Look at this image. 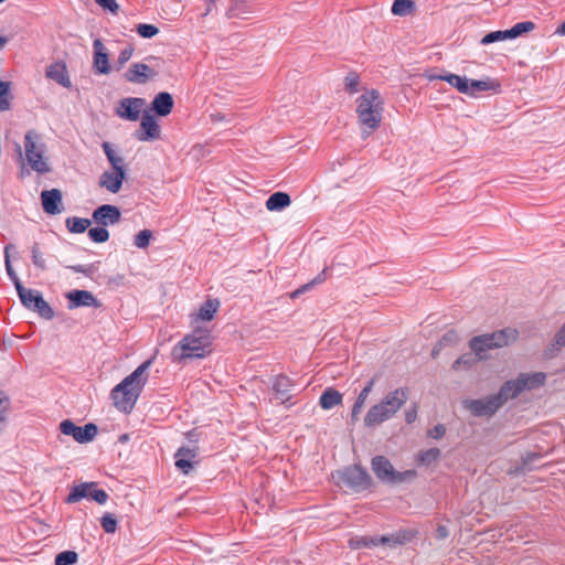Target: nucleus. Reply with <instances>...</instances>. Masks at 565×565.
Instances as JSON below:
<instances>
[{
    "label": "nucleus",
    "mask_w": 565,
    "mask_h": 565,
    "mask_svg": "<svg viewBox=\"0 0 565 565\" xmlns=\"http://www.w3.org/2000/svg\"><path fill=\"white\" fill-rule=\"evenodd\" d=\"M66 227L72 233H84L90 225V220L82 217H68L65 221Z\"/></svg>",
    "instance_id": "obj_36"
},
{
    "label": "nucleus",
    "mask_w": 565,
    "mask_h": 565,
    "mask_svg": "<svg viewBox=\"0 0 565 565\" xmlns=\"http://www.w3.org/2000/svg\"><path fill=\"white\" fill-rule=\"evenodd\" d=\"M332 478L340 486L347 487L355 492L366 490L372 486V478L360 466L354 465L338 470Z\"/></svg>",
    "instance_id": "obj_8"
},
{
    "label": "nucleus",
    "mask_w": 565,
    "mask_h": 565,
    "mask_svg": "<svg viewBox=\"0 0 565 565\" xmlns=\"http://www.w3.org/2000/svg\"><path fill=\"white\" fill-rule=\"evenodd\" d=\"M126 178V171L106 170L98 180V185L110 193H118Z\"/></svg>",
    "instance_id": "obj_18"
},
{
    "label": "nucleus",
    "mask_w": 565,
    "mask_h": 565,
    "mask_svg": "<svg viewBox=\"0 0 565 565\" xmlns=\"http://www.w3.org/2000/svg\"><path fill=\"white\" fill-rule=\"evenodd\" d=\"M46 77L55 81L63 87H71V79L67 74L66 65L62 62H56L47 66Z\"/></svg>",
    "instance_id": "obj_24"
},
{
    "label": "nucleus",
    "mask_w": 565,
    "mask_h": 565,
    "mask_svg": "<svg viewBox=\"0 0 565 565\" xmlns=\"http://www.w3.org/2000/svg\"><path fill=\"white\" fill-rule=\"evenodd\" d=\"M406 388H396L388 392L381 401L370 407L365 417L366 427H375L391 419L407 402Z\"/></svg>",
    "instance_id": "obj_4"
},
{
    "label": "nucleus",
    "mask_w": 565,
    "mask_h": 565,
    "mask_svg": "<svg viewBox=\"0 0 565 565\" xmlns=\"http://www.w3.org/2000/svg\"><path fill=\"white\" fill-rule=\"evenodd\" d=\"M147 63H132L125 72L124 78L134 84H146L160 74L163 61L156 56L146 57Z\"/></svg>",
    "instance_id": "obj_9"
},
{
    "label": "nucleus",
    "mask_w": 565,
    "mask_h": 565,
    "mask_svg": "<svg viewBox=\"0 0 565 565\" xmlns=\"http://www.w3.org/2000/svg\"><path fill=\"white\" fill-rule=\"evenodd\" d=\"M82 499H90L98 504H104L108 500V494L103 489H98L95 482H83L73 487L66 501L68 503H75Z\"/></svg>",
    "instance_id": "obj_11"
},
{
    "label": "nucleus",
    "mask_w": 565,
    "mask_h": 565,
    "mask_svg": "<svg viewBox=\"0 0 565 565\" xmlns=\"http://www.w3.org/2000/svg\"><path fill=\"white\" fill-rule=\"evenodd\" d=\"M151 238L152 232L149 230H142L135 236V245L138 248H147Z\"/></svg>",
    "instance_id": "obj_47"
},
{
    "label": "nucleus",
    "mask_w": 565,
    "mask_h": 565,
    "mask_svg": "<svg viewBox=\"0 0 565 565\" xmlns=\"http://www.w3.org/2000/svg\"><path fill=\"white\" fill-rule=\"evenodd\" d=\"M15 246L13 244H8L4 247V263H6V270L10 279L13 281L15 289L18 290V284H21L19 277L17 276L10 259V252L13 250Z\"/></svg>",
    "instance_id": "obj_37"
},
{
    "label": "nucleus",
    "mask_w": 565,
    "mask_h": 565,
    "mask_svg": "<svg viewBox=\"0 0 565 565\" xmlns=\"http://www.w3.org/2000/svg\"><path fill=\"white\" fill-rule=\"evenodd\" d=\"M446 433V428L444 425H436L434 428L429 429L428 436L435 439L441 438Z\"/></svg>",
    "instance_id": "obj_55"
},
{
    "label": "nucleus",
    "mask_w": 565,
    "mask_h": 565,
    "mask_svg": "<svg viewBox=\"0 0 565 565\" xmlns=\"http://www.w3.org/2000/svg\"><path fill=\"white\" fill-rule=\"evenodd\" d=\"M135 52V49L132 45H128L125 49H122L117 57V61L115 63V68L117 71L121 70L124 65L132 57Z\"/></svg>",
    "instance_id": "obj_43"
},
{
    "label": "nucleus",
    "mask_w": 565,
    "mask_h": 565,
    "mask_svg": "<svg viewBox=\"0 0 565 565\" xmlns=\"http://www.w3.org/2000/svg\"><path fill=\"white\" fill-rule=\"evenodd\" d=\"M102 147L111 166V170L126 171L125 159L113 149L111 145L104 142Z\"/></svg>",
    "instance_id": "obj_31"
},
{
    "label": "nucleus",
    "mask_w": 565,
    "mask_h": 565,
    "mask_svg": "<svg viewBox=\"0 0 565 565\" xmlns=\"http://www.w3.org/2000/svg\"><path fill=\"white\" fill-rule=\"evenodd\" d=\"M135 137L139 141H153L160 139V126L149 110L143 111L140 128L136 131Z\"/></svg>",
    "instance_id": "obj_15"
},
{
    "label": "nucleus",
    "mask_w": 565,
    "mask_h": 565,
    "mask_svg": "<svg viewBox=\"0 0 565 565\" xmlns=\"http://www.w3.org/2000/svg\"><path fill=\"white\" fill-rule=\"evenodd\" d=\"M291 203L290 196L285 192H275L266 201L268 211H281Z\"/></svg>",
    "instance_id": "obj_28"
},
{
    "label": "nucleus",
    "mask_w": 565,
    "mask_h": 565,
    "mask_svg": "<svg viewBox=\"0 0 565 565\" xmlns=\"http://www.w3.org/2000/svg\"><path fill=\"white\" fill-rule=\"evenodd\" d=\"M519 394H521V390L519 387L518 381L511 380L505 382L498 394H494V397L498 398V403L500 407L504 405L509 399L515 398Z\"/></svg>",
    "instance_id": "obj_26"
},
{
    "label": "nucleus",
    "mask_w": 565,
    "mask_h": 565,
    "mask_svg": "<svg viewBox=\"0 0 565 565\" xmlns=\"http://www.w3.org/2000/svg\"><path fill=\"white\" fill-rule=\"evenodd\" d=\"M448 530L446 526L444 525H438L437 530H436V537L439 539V540H444L448 536Z\"/></svg>",
    "instance_id": "obj_59"
},
{
    "label": "nucleus",
    "mask_w": 565,
    "mask_h": 565,
    "mask_svg": "<svg viewBox=\"0 0 565 565\" xmlns=\"http://www.w3.org/2000/svg\"><path fill=\"white\" fill-rule=\"evenodd\" d=\"M68 299V309L73 310L78 307H93L98 308L99 301L88 290H73L66 294Z\"/></svg>",
    "instance_id": "obj_19"
},
{
    "label": "nucleus",
    "mask_w": 565,
    "mask_h": 565,
    "mask_svg": "<svg viewBox=\"0 0 565 565\" xmlns=\"http://www.w3.org/2000/svg\"><path fill=\"white\" fill-rule=\"evenodd\" d=\"M356 115L363 138L376 130L382 121L383 99L376 89H366L356 99Z\"/></svg>",
    "instance_id": "obj_3"
},
{
    "label": "nucleus",
    "mask_w": 565,
    "mask_h": 565,
    "mask_svg": "<svg viewBox=\"0 0 565 565\" xmlns=\"http://www.w3.org/2000/svg\"><path fill=\"white\" fill-rule=\"evenodd\" d=\"M175 457L195 461V458L198 457V447H181L175 452Z\"/></svg>",
    "instance_id": "obj_51"
},
{
    "label": "nucleus",
    "mask_w": 565,
    "mask_h": 565,
    "mask_svg": "<svg viewBox=\"0 0 565 565\" xmlns=\"http://www.w3.org/2000/svg\"><path fill=\"white\" fill-rule=\"evenodd\" d=\"M307 289H303V286L297 290H295L292 294H291V298H296L298 297L299 295H301L302 292H305Z\"/></svg>",
    "instance_id": "obj_63"
},
{
    "label": "nucleus",
    "mask_w": 565,
    "mask_h": 565,
    "mask_svg": "<svg viewBox=\"0 0 565 565\" xmlns=\"http://www.w3.org/2000/svg\"><path fill=\"white\" fill-rule=\"evenodd\" d=\"M95 2L104 10L109 11L113 14H117L119 11V4L116 0H95Z\"/></svg>",
    "instance_id": "obj_53"
},
{
    "label": "nucleus",
    "mask_w": 565,
    "mask_h": 565,
    "mask_svg": "<svg viewBox=\"0 0 565 565\" xmlns=\"http://www.w3.org/2000/svg\"><path fill=\"white\" fill-rule=\"evenodd\" d=\"M211 335L206 328H194L172 349L171 356L174 362L183 363L192 359H203L211 352Z\"/></svg>",
    "instance_id": "obj_2"
},
{
    "label": "nucleus",
    "mask_w": 565,
    "mask_h": 565,
    "mask_svg": "<svg viewBox=\"0 0 565 565\" xmlns=\"http://www.w3.org/2000/svg\"><path fill=\"white\" fill-rule=\"evenodd\" d=\"M557 33L565 35V21L562 23V25L558 28Z\"/></svg>",
    "instance_id": "obj_64"
},
{
    "label": "nucleus",
    "mask_w": 565,
    "mask_h": 565,
    "mask_svg": "<svg viewBox=\"0 0 565 565\" xmlns=\"http://www.w3.org/2000/svg\"><path fill=\"white\" fill-rule=\"evenodd\" d=\"M245 0H232V6L227 11L228 18L238 17V13L236 12L238 7L243 4Z\"/></svg>",
    "instance_id": "obj_57"
},
{
    "label": "nucleus",
    "mask_w": 565,
    "mask_h": 565,
    "mask_svg": "<svg viewBox=\"0 0 565 565\" xmlns=\"http://www.w3.org/2000/svg\"><path fill=\"white\" fill-rule=\"evenodd\" d=\"M195 463L196 461L175 457V467L184 475H188L194 468Z\"/></svg>",
    "instance_id": "obj_52"
},
{
    "label": "nucleus",
    "mask_w": 565,
    "mask_h": 565,
    "mask_svg": "<svg viewBox=\"0 0 565 565\" xmlns=\"http://www.w3.org/2000/svg\"><path fill=\"white\" fill-rule=\"evenodd\" d=\"M409 537L406 534L397 533L392 536H381V537H360V539H351L350 546L353 548H359L362 546H376L379 544H391V545H401L407 542Z\"/></svg>",
    "instance_id": "obj_16"
},
{
    "label": "nucleus",
    "mask_w": 565,
    "mask_h": 565,
    "mask_svg": "<svg viewBox=\"0 0 565 565\" xmlns=\"http://www.w3.org/2000/svg\"><path fill=\"white\" fill-rule=\"evenodd\" d=\"M440 450L438 448H429L418 454V461L422 465L429 466L438 460Z\"/></svg>",
    "instance_id": "obj_39"
},
{
    "label": "nucleus",
    "mask_w": 565,
    "mask_h": 565,
    "mask_svg": "<svg viewBox=\"0 0 565 565\" xmlns=\"http://www.w3.org/2000/svg\"><path fill=\"white\" fill-rule=\"evenodd\" d=\"M500 84L493 79H469V94L470 96H475V93L478 90H498Z\"/></svg>",
    "instance_id": "obj_32"
},
{
    "label": "nucleus",
    "mask_w": 565,
    "mask_h": 565,
    "mask_svg": "<svg viewBox=\"0 0 565 565\" xmlns=\"http://www.w3.org/2000/svg\"><path fill=\"white\" fill-rule=\"evenodd\" d=\"M94 47V61L93 67L97 74H109L110 66L108 62V53L104 43L100 39H96L93 42Z\"/></svg>",
    "instance_id": "obj_21"
},
{
    "label": "nucleus",
    "mask_w": 565,
    "mask_h": 565,
    "mask_svg": "<svg viewBox=\"0 0 565 565\" xmlns=\"http://www.w3.org/2000/svg\"><path fill=\"white\" fill-rule=\"evenodd\" d=\"M72 269H73L75 273H83V274H86V273H87V270L85 269V267H84V266H81V265H78V266H73V267H72Z\"/></svg>",
    "instance_id": "obj_62"
},
{
    "label": "nucleus",
    "mask_w": 565,
    "mask_h": 565,
    "mask_svg": "<svg viewBox=\"0 0 565 565\" xmlns=\"http://www.w3.org/2000/svg\"><path fill=\"white\" fill-rule=\"evenodd\" d=\"M146 100L140 97H126L122 98L116 108V115L125 120L137 121L140 114H143Z\"/></svg>",
    "instance_id": "obj_13"
},
{
    "label": "nucleus",
    "mask_w": 565,
    "mask_h": 565,
    "mask_svg": "<svg viewBox=\"0 0 565 565\" xmlns=\"http://www.w3.org/2000/svg\"><path fill=\"white\" fill-rule=\"evenodd\" d=\"M31 252H32V262H33L34 266H36L41 270H45L46 263L43 257V254L40 250V246L38 243L33 244Z\"/></svg>",
    "instance_id": "obj_48"
},
{
    "label": "nucleus",
    "mask_w": 565,
    "mask_h": 565,
    "mask_svg": "<svg viewBox=\"0 0 565 565\" xmlns=\"http://www.w3.org/2000/svg\"><path fill=\"white\" fill-rule=\"evenodd\" d=\"M10 83L0 81V110L9 108Z\"/></svg>",
    "instance_id": "obj_45"
},
{
    "label": "nucleus",
    "mask_w": 565,
    "mask_h": 565,
    "mask_svg": "<svg viewBox=\"0 0 565 565\" xmlns=\"http://www.w3.org/2000/svg\"><path fill=\"white\" fill-rule=\"evenodd\" d=\"M24 151L26 160L34 171L39 173H46L50 171L49 163L43 157L45 145L38 132L30 130L25 134Z\"/></svg>",
    "instance_id": "obj_6"
},
{
    "label": "nucleus",
    "mask_w": 565,
    "mask_h": 565,
    "mask_svg": "<svg viewBox=\"0 0 565 565\" xmlns=\"http://www.w3.org/2000/svg\"><path fill=\"white\" fill-rule=\"evenodd\" d=\"M291 387V382L288 377L284 375H279L275 377L273 383V390L276 393V398L281 403L285 404L289 401V391Z\"/></svg>",
    "instance_id": "obj_27"
},
{
    "label": "nucleus",
    "mask_w": 565,
    "mask_h": 565,
    "mask_svg": "<svg viewBox=\"0 0 565 565\" xmlns=\"http://www.w3.org/2000/svg\"><path fill=\"white\" fill-rule=\"evenodd\" d=\"M324 281V270L320 273L315 279H312L309 284L303 285V289H310L312 286Z\"/></svg>",
    "instance_id": "obj_58"
},
{
    "label": "nucleus",
    "mask_w": 565,
    "mask_h": 565,
    "mask_svg": "<svg viewBox=\"0 0 565 565\" xmlns=\"http://www.w3.org/2000/svg\"><path fill=\"white\" fill-rule=\"evenodd\" d=\"M545 380L546 374L543 372L521 373L516 377L521 393L541 387L545 383Z\"/></svg>",
    "instance_id": "obj_23"
},
{
    "label": "nucleus",
    "mask_w": 565,
    "mask_h": 565,
    "mask_svg": "<svg viewBox=\"0 0 565 565\" xmlns=\"http://www.w3.org/2000/svg\"><path fill=\"white\" fill-rule=\"evenodd\" d=\"M374 386V380H371L367 382V384L363 387V390L360 392L353 407H352V413H351V418L352 420H356L358 419V416L359 414L362 412L365 403H366V399L370 395V393L372 392V388Z\"/></svg>",
    "instance_id": "obj_30"
},
{
    "label": "nucleus",
    "mask_w": 565,
    "mask_h": 565,
    "mask_svg": "<svg viewBox=\"0 0 565 565\" xmlns=\"http://www.w3.org/2000/svg\"><path fill=\"white\" fill-rule=\"evenodd\" d=\"M443 81L449 83L462 94H469V79L452 73L444 74Z\"/></svg>",
    "instance_id": "obj_34"
},
{
    "label": "nucleus",
    "mask_w": 565,
    "mask_h": 565,
    "mask_svg": "<svg viewBox=\"0 0 565 565\" xmlns=\"http://www.w3.org/2000/svg\"><path fill=\"white\" fill-rule=\"evenodd\" d=\"M416 6L413 0H395L392 6V13L398 17L411 15L415 12Z\"/></svg>",
    "instance_id": "obj_33"
},
{
    "label": "nucleus",
    "mask_w": 565,
    "mask_h": 565,
    "mask_svg": "<svg viewBox=\"0 0 565 565\" xmlns=\"http://www.w3.org/2000/svg\"><path fill=\"white\" fill-rule=\"evenodd\" d=\"M137 33L143 39H151L159 33V29L153 24L140 23L137 25Z\"/></svg>",
    "instance_id": "obj_44"
},
{
    "label": "nucleus",
    "mask_w": 565,
    "mask_h": 565,
    "mask_svg": "<svg viewBox=\"0 0 565 565\" xmlns=\"http://www.w3.org/2000/svg\"><path fill=\"white\" fill-rule=\"evenodd\" d=\"M478 361H480L478 356H473L471 353H465L454 362L452 370L456 372L468 371L472 369Z\"/></svg>",
    "instance_id": "obj_35"
},
{
    "label": "nucleus",
    "mask_w": 565,
    "mask_h": 565,
    "mask_svg": "<svg viewBox=\"0 0 565 565\" xmlns=\"http://www.w3.org/2000/svg\"><path fill=\"white\" fill-rule=\"evenodd\" d=\"M518 337L519 332L515 329L507 328L473 337L469 342V348L478 359L483 360L487 351L508 347L515 342Z\"/></svg>",
    "instance_id": "obj_5"
},
{
    "label": "nucleus",
    "mask_w": 565,
    "mask_h": 565,
    "mask_svg": "<svg viewBox=\"0 0 565 565\" xmlns=\"http://www.w3.org/2000/svg\"><path fill=\"white\" fill-rule=\"evenodd\" d=\"M372 470L381 481L388 484L408 482L416 477L415 470L396 471L390 460L384 456H376L372 459Z\"/></svg>",
    "instance_id": "obj_7"
},
{
    "label": "nucleus",
    "mask_w": 565,
    "mask_h": 565,
    "mask_svg": "<svg viewBox=\"0 0 565 565\" xmlns=\"http://www.w3.org/2000/svg\"><path fill=\"white\" fill-rule=\"evenodd\" d=\"M424 76L428 81H437V79L443 81L444 74H436V73H433V72H426Z\"/></svg>",
    "instance_id": "obj_60"
},
{
    "label": "nucleus",
    "mask_w": 565,
    "mask_h": 565,
    "mask_svg": "<svg viewBox=\"0 0 565 565\" xmlns=\"http://www.w3.org/2000/svg\"><path fill=\"white\" fill-rule=\"evenodd\" d=\"M17 291L24 307L36 311L42 318H45L47 320L54 317L53 309L43 299L42 295L39 291L28 289L23 287L22 284H18Z\"/></svg>",
    "instance_id": "obj_10"
},
{
    "label": "nucleus",
    "mask_w": 565,
    "mask_h": 565,
    "mask_svg": "<svg viewBox=\"0 0 565 565\" xmlns=\"http://www.w3.org/2000/svg\"><path fill=\"white\" fill-rule=\"evenodd\" d=\"M152 361L147 360L141 363L130 375L125 377L111 391V398L117 409L129 413L140 395V392L148 380V370Z\"/></svg>",
    "instance_id": "obj_1"
},
{
    "label": "nucleus",
    "mask_w": 565,
    "mask_h": 565,
    "mask_svg": "<svg viewBox=\"0 0 565 565\" xmlns=\"http://www.w3.org/2000/svg\"><path fill=\"white\" fill-rule=\"evenodd\" d=\"M552 347L558 350L562 347H565V323L562 326L559 331L556 333L554 338V342L552 343Z\"/></svg>",
    "instance_id": "obj_54"
},
{
    "label": "nucleus",
    "mask_w": 565,
    "mask_h": 565,
    "mask_svg": "<svg viewBox=\"0 0 565 565\" xmlns=\"http://www.w3.org/2000/svg\"><path fill=\"white\" fill-rule=\"evenodd\" d=\"M174 102L172 95L167 92H160L154 96L150 110L158 116L166 117L171 114Z\"/></svg>",
    "instance_id": "obj_22"
},
{
    "label": "nucleus",
    "mask_w": 565,
    "mask_h": 565,
    "mask_svg": "<svg viewBox=\"0 0 565 565\" xmlns=\"http://www.w3.org/2000/svg\"><path fill=\"white\" fill-rule=\"evenodd\" d=\"M319 403L323 409H331L342 403V394L339 391L329 387L320 396Z\"/></svg>",
    "instance_id": "obj_29"
},
{
    "label": "nucleus",
    "mask_w": 565,
    "mask_h": 565,
    "mask_svg": "<svg viewBox=\"0 0 565 565\" xmlns=\"http://www.w3.org/2000/svg\"><path fill=\"white\" fill-rule=\"evenodd\" d=\"M535 24L532 21H524L514 24L511 29L507 30L509 39H515L523 33L531 32L534 30Z\"/></svg>",
    "instance_id": "obj_38"
},
{
    "label": "nucleus",
    "mask_w": 565,
    "mask_h": 565,
    "mask_svg": "<svg viewBox=\"0 0 565 565\" xmlns=\"http://www.w3.org/2000/svg\"><path fill=\"white\" fill-rule=\"evenodd\" d=\"M88 236L92 241L96 243H104L109 238V232L105 228V226L93 227L88 231Z\"/></svg>",
    "instance_id": "obj_42"
},
{
    "label": "nucleus",
    "mask_w": 565,
    "mask_h": 565,
    "mask_svg": "<svg viewBox=\"0 0 565 565\" xmlns=\"http://www.w3.org/2000/svg\"><path fill=\"white\" fill-rule=\"evenodd\" d=\"M220 308V301L217 299L206 300L199 309L196 313L191 315V323L194 324L199 320L211 321L214 315Z\"/></svg>",
    "instance_id": "obj_25"
},
{
    "label": "nucleus",
    "mask_w": 565,
    "mask_h": 565,
    "mask_svg": "<svg viewBox=\"0 0 565 565\" xmlns=\"http://www.w3.org/2000/svg\"><path fill=\"white\" fill-rule=\"evenodd\" d=\"M100 524L106 533H115L117 530V520L110 513L102 518Z\"/></svg>",
    "instance_id": "obj_50"
},
{
    "label": "nucleus",
    "mask_w": 565,
    "mask_h": 565,
    "mask_svg": "<svg viewBox=\"0 0 565 565\" xmlns=\"http://www.w3.org/2000/svg\"><path fill=\"white\" fill-rule=\"evenodd\" d=\"M120 218V210L111 204H103L93 212L94 222L105 227L117 224Z\"/></svg>",
    "instance_id": "obj_17"
},
{
    "label": "nucleus",
    "mask_w": 565,
    "mask_h": 565,
    "mask_svg": "<svg viewBox=\"0 0 565 565\" xmlns=\"http://www.w3.org/2000/svg\"><path fill=\"white\" fill-rule=\"evenodd\" d=\"M61 431L66 436H72L77 443L86 444L92 441L97 435L95 424H86L84 427L76 426L72 420L65 419L60 424Z\"/></svg>",
    "instance_id": "obj_12"
},
{
    "label": "nucleus",
    "mask_w": 565,
    "mask_h": 565,
    "mask_svg": "<svg viewBox=\"0 0 565 565\" xmlns=\"http://www.w3.org/2000/svg\"><path fill=\"white\" fill-rule=\"evenodd\" d=\"M42 206L50 215L60 214L63 211L62 192L57 189L45 190L41 193Z\"/></svg>",
    "instance_id": "obj_20"
},
{
    "label": "nucleus",
    "mask_w": 565,
    "mask_h": 565,
    "mask_svg": "<svg viewBox=\"0 0 565 565\" xmlns=\"http://www.w3.org/2000/svg\"><path fill=\"white\" fill-rule=\"evenodd\" d=\"M210 117H211L212 122H215V124L225 120V115L222 113H213V114H211Z\"/></svg>",
    "instance_id": "obj_61"
},
{
    "label": "nucleus",
    "mask_w": 565,
    "mask_h": 565,
    "mask_svg": "<svg viewBox=\"0 0 565 565\" xmlns=\"http://www.w3.org/2000/svg\"><path fill=\"white\" fill-rule=\"evenodd\" d=\"M465 408L475 416H492L499 408L498 398L489 395L479 399H467L463 402Z\"/></svg>",
    "instance_id": "obj_14"
},
{
    "label": "nucleus",
    "mask_w": 565,
    "mask_h": 565,
    "mask_svg": "<svg viewBox=\"0 0 565 565\" xmlns=\"http://www.w3.org/2000/svg\"><path fill=\"white\" fill-rule=\"evenodd\" d=\"M9 408L10 398L6 393L0 392V433L3 430L6 426Z\"/></svg>",
    "instance_id": "obj_40"
},
{
    "label": "nucleus",
    "mask_w": 565,
    "mask_h": 565,
    "mask_svg": "<svg viewBox=\"0 0 565 565\" xmlns=\"http://www.w3.org/2000/svg\"><path fill=\"white\" fill-rule=\"evenodd\" d=\"M508 39H509V35H508L507 30H504V31H494V32H490L487 35H484L482 38V40H481V43L483 45H487V44H491V43H494V42H498V41H504V40H508Z\"/></svg>",
    "instance_id": "obj_46"
},
{
    "label": "nucleus",
    "mask_w": 565,
    "mask_h": 565,
    "mask_svg": "<svg viewBox=\"0 0 565 565\" xmlns=\"http://www.w3.org/2000/svg\"><path fill=\"white\" fill-rule=\"evenodd\" d=\"M416 417H417V408L416 406H412L409 408H407L405 411V420L408 423V424H412L416 420Z\"/></svg>",
    "instance_id": "obj_56"
},
{
    "label": "nucleus",
    "mask_w": 565,
    "mask_h": 565,
    "mask_svg": "<svg viewBox=\"0 0 565 565\" xmlns=\"http://www.w3.org/2000/svg\"><path fill=\"white\" fill-rule=\"evenodd\" d=\"M78 555L74 551H65L56 555L55 565H73L77 562Z\"/></svg>",
    "instance_id": "obj_41"
},
{
    "label": "nucleus",
    "mask_w": 565,
    "mask_h": 565,
    "mask_svg": "<svg viewBox=\"0 0 565 565\" xmlns=\"http://www.w3.org/2000/svg\"><path fill=\"white\" fill-rule=\"evenodd\" d=\"M345 89L350 94H355L359 90L360 78L355 73H349L344 79Z\"/></svg>",
    "instance_id": "obj_49"
}]
</instances>
